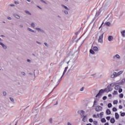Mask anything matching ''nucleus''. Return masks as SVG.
Segmentation results:
<instances>
[{
  "label": "nucleus",
  "mask_w": 125,
  "mask_h": 125,
  "mask_svg": "<svg viewBox=\"0 0 125 125\" xmlns=\"http://www.w3.org/2000/svg\"><path fill=\"white\" fill-rule=\"evenodd\" d=\"M44 44L46 46H47V43L44 42Z\"/></svg>",
  "instance_id": "680f3d73"
},
{
  "label": "nucleus",
  "mask_w": 125,
  "mask_h": 125,
  "mask_svg": "<svg viewBox=\"0 0 125 125\" xmlns=\"http://www.w3.org/2000/svg\"><path fill=\"white\" fill-rule=\"evenodd\" d=\"M95 110L97 111V112H99V111H102V107L98 105L96 107Z\"/></svg>",
  "instance_id": "9b49d317"
},
{
  "label": "nucleus",
  "mask_w": 125,
  "mask_h": 125,
  "mask_svg": "<svg viewBox=\"0 0 125 125\" xmlns=\"http://www.w3.org/2000/svg\"><path fill=\"white\" fill-rule=\"evenodd\" d=\"M107 106L109 108H111V107H112V104H111V103L108 104V105H107Z\"/></svg>",
  "instance_id": "4c0bfd02"
},
{
  "label": "nucleus",
  "mask_w": 125,
  "mask_h": 125,
  "mask_svg": "<svg viewBox=\"0 0 125 125\" xmlns=\"http://www.w3.org/2000/svg\"><path fill=\"white\" fill-rule=\"evenodd\" d=\"M116 84H117V83L114 82V83H111V84H109L108 85H109L110 87H111V86H112V87L115 86H116Z\"/></svg>",
  "instance_id": "f3484780"
},
{
  "label": "nucleus",
  "mask_w": 125,
  "mask_h": 125,
  "mask_svg": "<svg viewBox=\"0 0 125 125\" xmlns=\"http://www.w3.org/2000/svg\"><path fill=\"white\" fill-rule=\"evenodd\" d=\"M119 102L118 101V100H114V101H113V104H114V105H117V104H118V103Z\"/></svg>",
  "instance_id": "7c9ffc66"
},
{
  "label": "nucleus",
  "mask_w": 125,
  "mask_h": 125,
  "mask_svg": "<svg viewBox=\"0 0 125 125\" xmlns=\"http://www.w3.org/2000/svg\"><path fill=\"white\" fill-rule=\"evenodd\" d=\"M105 25H106V26L110 27V26H111V23H110V22H107L105 23Z\"/></svg>",
  "instance_id": "cd10ccee"
},
{
  "label": "nucleus",
  "mask_w": 125,
  "mask_h": 125,
  "mask_svg": "<svg viewBox=\"0 0 125 125\" xmlns=\"http://www.w3.org/2000/svg\"><path fill=\"white\" fill-rule=\"evenodd\" d=\"M115 116L116 120H118L119 118H120V115H119V113L117 112L115 113Z\"/></svg>",
  "instance_id": "dca6fc26"
},
{
  "label": "nucleus",
  "mask_w": 125,
  "mask_h": 125,
  "mask_svg": "<svg viewBox=\"0 0 125 125\" xmlns=\"http://www.w3.org/2000/svg\"><path fill=\"white\" fill-rule=\"evenodd\" d=\"M123 73H124L123 71H120L118 72L117 73V77H119V76H121V75H122V74H123Z\"/></svg>",
  "instance_id": "aec40b11"
},
{
  "label": "nucleus",
  "mask_w": 125,
  "mask_h": 125,
  "mask_svg": "<svg viewBox=\"0 0 125 125\" xmlns=\"http://www.w3.org/2000/svg\"><path fill=\"white\" fill-rule=\"evenodd\" d=\"M112 94H113V95H117V94H118V91H114L113 92V93H112Z\"/></svg>",
  "instance_id": "72a5a7b5"
},
{
  "label": "nucleus",
  "mask_w": 125,
  "mask_h": 125,
  "mask_svg": "<svg viewBox=\"0 0 125 125\" xmlns=\"http://www.w3.org/2000/svg\"><path fill=\"white\" fill-rule=\"evenodd\" d=\"M118 77V75H117V72H114L113 74H112L110 76V77L111 79H114V78H117Z\"/></svg>",
  "instance_id": "9d476101"
},
{
  "label": "nucleus",
  "mask_w": 125,
  "mask_h": 125,
  "mask_svg": "<svg viewBox=\"0 0 125 125\" xmlns=\"http://www.w3.org/2000/svg\"><path fill=\"white\" fill-rule=\"evenodd\" d=\"M10 100L12 101V102H14V99L13 98H10Z\"/></svg>",
  "instance_id": "37998d69"
},
{
  "label": "nucleus",
  "mask_w": 125,
  "mask_h": 125,
  "mask_svg": "<svg viewBox=\"0 0 125 125\" xmlns=\"http://www.w3.org/2000/svg\"><path fill=\"white\" fill-rule=\"evenodd\" d=\"M106 113L107 115H110V114H111V110H110L109 109H107L106 111Z\"/></svg>",
  "instance_id": "a878e982"
},
{
  "label": "nucleus",
  "mask_w": 125,
  "mask_h": 125,
  "mask_svg": "<svg viewBox=\"0 0 125 125\" xmlns=\"http://www.w3.org/2000/svg\"><path fill=\"white\" fill-rule=\"evenodd\" d=\"M112 90H113V89H112L109 85L105 89H104L105 92H110V91H112Z\"/></svg>",
  "instance_id": "39448f33"
},
{
  "label": "nucleus",
  "mask_w": 125,
  "mask_h": 125,
  "mask_svg": "<svg viewBox=\"0 0 125 125\" xmlns=\"http://www.w3.org/2000/svg\"><path fill=\"white\" fill-rule=\"evenodd\" d=\"M103 115H104V112H102L100 113V117H102V116H103Z\"/></svg>",
  "instance_id": "79ce46f5"
},
{
  "label": "nucleus",
  "mask_w": 125,
  "mask_h": 125,
  "mask_svg": "<svg viewBox=\"0 0 125 125\" xmlns=\"http://www.w3.org/2000/svg\"><path fill=\"white\" fill-rule=\"evenodd\" d=\"M113 59H114V60H120L121 59V56L119 54H116L113 56Z\"/></svg>",
  "instance_id": "20e7f679"
},
{
  "label": "nucleus",
  "mask_w": 125,
  "mask_h": 125,
  "mask_svg": "<svg viewBox=\"0 0 125 125\" xmlns=\"http://www.w3.org/2000/svg\"><path fill=\"white\" fill-rule=\"evenodd\" d=\"M104 125H109V123H106L105 124H104Z\"/></svg>",
  "instance_id": "69168bd1"
},
{
  "label": "nucleus",
  "mask_w": 125,
  "mask_h": 125,
  "mask_svg": "<svg viewBox=\"0 0 125 125\" xmlns=\"http://www.w3.org/2000/svg\"><path fill=\"white\" fill-rule=\"evenodd\" d=\"M27 62L30 63L31 62V60H30L29 59H27Z\"/></svg>",
  "instance_id": "052dcab7"
},
{
  "label": "nucleus",
  "mask_w": 125,
  "mask_h": 125,
  "mask_svg": "<svg viewBox=\"0 0 125 125\" xmlns=\"http://www.w3.org/2000/svg\"><path fill=\"white\" fill-rule=\"evenodd\" d=\"M96 75V73H95V74H92L91 76L92 77H95V76Z\"/></svg>",
  "instance_id": "13d9d810"
},
{
  "label": "nucleus",
  "mask_w": 125,
  "mask_h": 125,
  "mask_svg": "<svg viewBox=\"0 0 125 125\" xmlns=\"http://www.w3.org/2000/svg\"><path fill=\"white\" fill-rule=\"evenodd\" d=\"M102 10V8H101L99 10L98 12H97L96 15H97V16H98V15H99V14H100V13L101 12V11Z\"/></svg>",
  "instance_id": "bb28decb"
},
{
  "label": "nucleus",
  "mask_w": 125,
  "mask_h": 125,
  "mask_svg": "<svg viewBox=\"0 0 125 125\" xmlns=\"http://www.w3.org/2000/svg\"><path fill=\"white\" fill-rule=\"evenodd\" d=\"M89 122H90V123H92V122H93V120L92 119L90 118L89 120Z\"/></svg>",
  "instance_id": "a18cd8bd"
},
{
  "label": "nucleus",
  "mask_w": 125,
  "mask_h": 125,
  "mask_svg": "<svg viewBox=\"0 0 125 125\" xmlns=\"http://www.w3.org/2000/svg\"><path fill=\"white\" fill-rule=\"evenodd\" d=\"M67 70H68V67H66L64 69L62 75V76L61 78L59 80V81L58 82V84H59V83H60V82H61V80H62V79L63 77V76H64L65 75V74H66V72H67Z\"/></svg>",
  "instance_id": "7ed1b4c3"
},
{
  "label": "nucleus",
  "mask_w": 125,
  "mask_h": 125,
  "mask_svg": "<svg viewBox=\"0 0 125 125\" xmlns=\"http://www.w3.org/2000/svg\"><path fill=\"white\" fill-rule=\"evenodd\" d=\"M67 125H72V124H71V123L68 122L67 123Z\"/></svg>",
  "instance_id": "603ef678"
},
{
  "label": "nucleus",
  "mask_w": 125,
  "mask_h": 125,
  "mask_svg": "<svg viewBox=\"0 0 125 125\" xmlns=\"http://www.w3.org/2000/svg\"><path fill=\"white\" fill-rule=\"evenodd\" d=\"M16 4H19V2L18 1H15L14 2Z\"/></svg>",
  "instance_id": "6e6d98bb"
},
{
  "label": "nucleus",
  "mask_w": 125,
  "mask_h": 125,
  "mask_svg": "<svg viewBox=\"0 0 125 125\" xmlns=\"http://www.w3.org/2000/svg\"><path fill=\"white\" fill-rule=\"evenodd\" d=\"M114 88L116 90H119V89L121 88V86H120V85L118 84V83H117Z\"/></svg>",
  "instance_id": "2eb2a0df"
},
{
  "label": "nucleus",
  "mask_w": 125,
  "mask_h": 125,
  "mask_svg": "<svg viewBox=\"0 0 125 125\" xmlns=\"http://www.w3.org/2000/svg\"><path fill=\"white\" fill-rule=\"evenodd\" d=\"M21 75H22L23 76H25V72H21Z\"/></svg>",
  "instance_id": "5fc2aeb1"
},
{
  "label": "nucleus",
  "mask_w": 125,
  "mask_h": 125,
  "mask_svg": "<svg viewBox=\"0 0 125 125\" xmlns=\"http://www.w3.org/2000/svg\"><path fill=\"white\" fill-rule=\"evenodd\" d=\"M119 90V93H121V92H123V89H122V88H120L119 89H118Z\"/></svg>",
  "instance_id": "58836bf2"
},
{
  "label": "nucleus",
  "mask_w": 125,
  "mask_h": 125,
  "mask_svg": "<svg viewBox=\"0 0 125 125\" xmlns=\"http://www.w3.org/2000/svg\"><path fill=\"white\" fill-rule=\"evenodd\" d=\"M49 122L50 124H52V118H50L49 119Z\"/></svg>",
  "instance_id": "a19ab883"
},
{
  "label": "nucleus",
  "mask_w": 125,
  "mask_h": 125,
  "mask_svg": "<svg viewBox=\"0 0 125 125\" xmlns=\"http://www.w3.org/2000/svg\"><path fill=\"white\" fill-rule=\"evenodd\" d=\"M23 24H20L19 25V27L21 28V29H22L23 28Z\"/></svg>",
  "instance_id": "c03bdc74"
},
{
  "label": "nucleus",
  "mask_w": 125,
  "mask_h": 125,
  "mask_svg": "<svg viewBox=\"0 0 125 125\" xmlns=\"http://www.w3.org/2000/svg\"><path fill=\"white\" fill-rule=\"evenodd\" d=\"M25 13H26V14H27L28 15H32V14L29 12V11L27 10H25Z\"/></svg>",
  "instance_id": "c85d7f7f"
},
{
  "label": "nucleus",
  "mask_w": 125,
  "mask_h": 125,
  "mask_svg": "<svg viewBox=\"0 0 125 125\" xmlns=\"http://www.w3.org/2000/svg\"><path fill=\"white\" fill-rule=\"evenodd\" d=\"M121 34L123 38H125V30L121 31Z\"/></svg>",
  "instance_id": "a211bd4d"
},
{
  "label": "nucleus",
  "mask_w": 125,
  "mask_h": 125,
  "mask_svg": "<svg viewBox=\"0 0 125 125\" xmlns=\"http://www.w3.org/2000/svg\"><path fill=\"white\" fill-rule=\"evenodd\" d=\"M27 30L28 31H29V32H31V33H35V31L34 30L32 29V28H30L29 27L27 28Z\"/></svg>",
  "instance_id": "4be33fe9"
},
{
  "label": "nucleus",
  "mask_w": 125,
  "mask_h": 125,
  "mask_svg": "<svg viewBox=\"0 0 125 125\" xmlns=\"http://www.w3.org/2000/svg\"><path fill=\"white\" fill-rule=\"evenodd\" d=\"M104 92H105V90L104 89H101V90H100L99 92V93L96 96V97H97V96H99L100 95H102V94Z\"/></svg>",
  "instance_id": "1a4fd4ad"
},
{
  "label": "nucleus",
  "mask_w": 125,
  "mask_h": 125,
  "mask_svg": "<svg viewBox=\"0 0 125 125\" xmlns=\"http://www.w3.org/2000/svg\"><path fill=\"white\" fill-rule=\"evenodd\" d=\"M90 53H91V54H94L95 53L94 52V51H93V50L90 49Z\"/></svg>",
  "instance_id": "2f4dec72"
},
{
  "label": "nucleus",
  "mask_w": 125,
  "mask_h": 125,
  "mask_svg": "<svg viewBox=\"0 0 125 125\" xmlns=\"http://www.w3.org/2000/svg\"><path fill=\"white\" fill-rule=\"evenodd\" d=\"M7 19H8V20H11V18H10V17H8V18H7Z\"/></svg>",
  "instance_id": "bf43d9fd"
},
{
  "label": "nucleus",
  "mask_w": 125,
  "mask_h": 125,
  "mask_svg": "<svg viewBox=\"0 0 125 125\" xmlns=\"http://www.w3.org/2000/svg\"><path fill=\"white\" fill-rule=\"evenodd\" d=\"M35 30L38 32V33H43V30L40 27H36Z\"/></svg>",
  "instance_id": "0eeeda50"
},
{
  "label": "nucleus",
  "mask_w": 125,
  "mask_h": 125,
  "mask_svg": "<svg viewBox=\"0 0 125 125\" xmlns=\"http://www.w3.org/2000/svg\"><path fill=\"white\" fill-rule=\"evenodd\" d=\"M13 16L16 18V19H20V16L17 14H13Z\"/></svg>",
  "instance_id": "f8f14e48"
},
{
  "label": "nucleus",
  "mask_w": 125,
  "mask_h": 125,
  "mask_svg": "<svg viewBox=\"0 0 125 125\" xmlns=\"http://www.w3.org/2000/svg\"><path fill=\"white\" fill-rule=\"evenodd\" d=\"M93 118H96V115L94 114L93 115Z\"/></svg>",
  "instance_id": "0e129e2a"
},
{
  "label": "nucleus",
  "mask_w": 125,
  "mask_h": 125,
  "mask_svg": "<svg viewBox=\"0 0 125 125\" xmlns=\"http://www.w3.org/2000/svg\"><path fill=\"white\" fill-rule=\"evenodd\" d=\"M40 1H41V2H43V3H46V2H45L44 0H40Z\"/></svg>",
  "instance_id": "de8ad7c7"
},
{
  "label": "nucleus",
  "mask_w": 125,
  "mask_h": 125,
  "mask_svg": "<svg viewBox=\"0 0 125 125\" xmlns=\"http://www.w3.org/2000/svg\"><path fill=\"white\" fill-rule=\"evenodd\" d=\"M0 45L2 46L4 49H6L7 48V46H6V45L3 44L1 42H0Z\"/></svg>",
  "instance_id": "ddd939ff"
},
{
  "label": "nucleus",
  "mask_w": 125,
  "mask_h": 125,
  "mask_svg": "<svg viewBox=\"0 0 125 125\" xmlns=\"http://www.w3.org/2000/svg\"><path fill=\"white\" fill-rule=\"evenodd\" d=\"M37 7H38V8H40V9H42V8H41V7H40L39 6H37Z\"/></svg>",
  "instance_id": "774afa93"
},
{
  "label": "nucleus",
  "mask_w": 125,
  "mask_h": 125,
  "mask_svg": "<svg viewBox=\"0 0 125 125\" xmlns=\"http://www.w3.org/2000/svg\"><path fill=\"white\" fill-rule=\"evenodd\" d=\"M104 33L102 34L99 37L98 42H100L101 43H102V42H103V36H104Z\"/></svg>",
  "instance_id": "423d86ee"
},
{
  "label": "nucleus",
  "mask_w": 125,
  "mask_h": 125,
  "mask_svg": "<svg viewBox=\"0 0 125 125\" xmlns=\"http://www.w3.org/2000/svg\"><path fill=\"white\" fill-rule=\"evenodd\" d=\"M113 40H114V37L112 36H109L108 37V42H113Z\"/></svg>",
  "instance_id": "4468645a"
},
{
  "label": "nucleus",
  "mask_w": 125,
  "mask_h": 125,
  "mask_svg": "<svg viewBox=\"0 0 125 125\" xmlns=\"http://www.w3.org/2000/svg\"><path fill=\"white\" fill-rule=\"evenodd\" d=\"M61 6L63 9H64V10H70V8L69 7L63 4H61Z\"/></svg>",
  "instance_id": "6e6552de"
},
{
  "label": "nucleus",
  "mask_w": 125,
  "mask_h": 125,
  "mask_svg": "<svg viewBox=\"0 0 125 125\" xmlns=\"http://www.w3.org/2000/svg\"><path fill=\"white\" fill-rule=\"evenodd\" d=\"M106 120H107V121H110V119H111V117L110 116H107L106 118Z\"/></svg>",
  "instance_id": "ea45409f"
},
{
  "label": "nucleus",
  "mask_w": 125,
  "mask_h": 125,
  "mask_svg": "<svg viewBox=\"0 0 125 125\" xmlns=\"http://www.w3.org/2000/svg\"><path fill=\"white\" fill-rule=\"evenodd\" d=\"M102 123H106V119L105 118H103L101 120Z\"/></svg>",
  "instance_id": "473e14b6"
},
{
  "label": "nucleus",
  "mask_w": 125,
  "mask_h": 125,
  "mask_svg": "<svg viewBox=\"0 0 125 125\" xmlns=\"http://www.w3.org/2000/svg\"><path fill=\"white\" fill-rule=\"evenodd\" d=\"M97 104H98V101H97V100H95V101L94 102L93 106H95V105H97Z\"/></svg>",
  "instance_id": "b1692460"
},
{
  "label": "nucleus",
  "mask_w": 125,
  "mask_h": 125,
  "mask_svg": "<svg viewBox=\"0 0 125 125\" xmlns=\"http://www.w3.org/2000/svg\"><path fill=\"white\" fill-rule=\"evenodd\" d=\"M10 6H11L12 7H13L15 6V5L13 4H10Z\"/></svg>",
  "instance_id": "09e8293b"
},
{
  "label": "nucleus",
  "mask_w": 125,
  "mask_h": 125,
  "mask_svg": "<svg viewBox=\"0 0 125 125\" xmlns=\"http://www.w3.org/2000/svg\"><path fill=\"white\" fill-rule=\"evenodd\" d=\"M112 111H113V112H117V111H118V109H117V108L116 107H113L112 108Z\"/></svg>",
  "instance_id": "f704fd0d"
},
{
  "label": "nucleus",
  "mask_w": 125,
  "mask_h": 125,
  "mask_svg": "<svg viewBox=\"0 0 125 125\" xmlns=\"http://www.w3.org/2000/svg\"><path fill=\"white\" fill-rule=\"evenodd\" d=\"M119 109H123V106L122 105H119Z\"/></svg>",
  "instance_id": "864d4df0"
},
{
  "label": "nucleus",
  "mask_w": 125,
  "mask_h": 125,
  "mask_svg": "<svg viewBox=\"0 0 125 125\" xmlns=\"http://www.w3.org/2000/svg\"><path fill=\"white\" fill-rule=\"evenodd\" d=\"M93 124L94 125H98V123L97 122V121H93Z\"/></svg>",
  "instance_id": "e433bc0d"
},
{
  "label": "nucleus",
  "mask_w": 125,
  "mask_h": 125,
  "mask_svg": "<svg viewBox=\"0 0 125 125\" xmlns=\"http://www.w3.org/2000/svg\"><path fill=\"white\" fill-rule=\"evenodd\" d=\"M115 118H112L110 119V123H111V124H114V123H115Z\"/></svg>",
  "instance_id": "412c9836"
},
{
  "label": "nucleus",
  "mask_w": 125,
  "mask_h": 125,
  "mask_svg": "<svg viewBox=\"0 0 125 125\" xmlns=\"http://www.w3.org/2000/svg\"><path fill=\"white\" fill-rule=\"evenodd\" d=\"M80 114L81 116V118L82 119L83 122L85 123V122L87 121V116L86 115H84V111L83 110L80 111Z\"/></svg>",
  "instance_id": "f03ea898"
},
{
  "label": "nucleus",
  "mask_w": 125,
  "mask_h": 125,
  "mask_svg": "<svg viewBox=\"0 0 125 125\" xmlns=\"http://www.w3.org/2000/svg\"><path fill=\"white\" fill-rule=\"evenodd\" d=\"M62 11L64 13V14H65V15H68V14H69V12H68L69 11V10H64Z\"/></svg>",
  "instance_id": "5701e85b"
},
{
  "label": "nucleus",
  "mask_w": 125,
  "mask_h": 125,
  "mask_svg": "<svg viewBox=\"0 0 125 125\" xmlns=\"http://www.w3.org/2000/svg\"><path fill=\"white\" fill-rule=\"evenodd\" d=\"M28 2H31V0H26Z\"/></svg>",
  "instance_id": "338daca9"
},
{
  "label": "nucleus",
  "mask_w": 125,
  "mask_h": 125,
  "mask_svg": "<svg viewBox=\"0 0 125 125\" xmlns=\"http://www.w3.org/2000/svg\"><path fill=\"white\" fill-rule=\"evenodd\" d=\"M121 116V117H125V113L122 112V111L120 112Z\"/></svg>",
  "instance_id": "c756f323"
},
{
  "label": "nucleus",
  "mask_w": 125,
  "mask_h": 125,
  "mask_svg": "<svg viewBox=\"0 0 125 125\" xmlns=\"http://www.w3.org/2000/svg\"><path fill=\"white\" fill-rule=\"evenodd\" d=\"M108 97H112V94H109Z\"/></svg>",
  "instance_id": "e2e57ef3"
},
{
  "label": "nucleus",
  "mask_w": 125,
  "mask_h": 125,
  "mask_svg": "<svg viewBox=\"0 0 125 125\" xmlns=\"http://www.w3.org/2000/svg\"><path fill=\"white\" fill-rule=\"evenodd\" d=\"M120 98H124V94H120L119 95Z\"/></svg>",
  "instance_id": "c9c22d12"
},
{
  "label": "nucleus",
  "mask_w": 125,
  "mask_h": 125,
  "mask_svg": "<svg viewBox=\"0 0 125 125\" xmlns=\"http://www.w3.org/2000/svg\"><path fill=\"white\" fill-rule=\"evenodd\" d=\"M3 95H4V96H5V95H6V92H3Z\"/></svg>",
  "instance_id": "3c124183"
},
{
  "label": "nucleus",
  "mask_w": 125,
  "mask_h": 125,
  "mask_svg": "<svg viewBox=\"0 0 125 125\" xmlns=\"http://www.w3.org/2000/svg\"><path fill=\"white\" fill-rule=\"evenodd\" d=\"M83 89H84L83 87H82V88L80 89V91H83Z\"/></svg>",
  "instance_id": "8fccbe9b"
},
{
  "label": "nucleus",
  "mask_w": 125,
  "mask_h": 125,
  "mask_svg": "<svg viewBox=\"0 0 125 125\" xmlns=\"http://www.w3.org/2000/svg\"><path fill=\"white\" fill-rule=\"evenodd\" d=\"M71 56H68L65 58L64 59V62H66L68 65V66H70L71 65V69H72V67H74V65H75V60L71 59Z\"/></svg>",
  "instance_id": "f257e3e1"
},
{
  "label": "nucleus",
  "mask_w": 125,
  "mask_h": 125,
  "mask_svg": "<svg viewBox=\"0 0 125 125\" xmlns=\"http://www.w3.org/2000/svg\"><path fill=\"white\" fill-rule=\"evenodd\" d=\"M30 26L32 27V28H33L35 29V27H36V24L34 22H32L30 24Z\"/></svg>",
  "instance_id": "6ab92c4d"
},
{
  "label": "nucleus",
  "mask_w": 125,
  "mask_h": 125,
  "mask_svg": "<svg viewBox=\"0 0 125 125\" xmlns=\"http://www.w3.org/2000/svg\"><path fill=\"white\" fill-rule=\"evenodd\" d=\"M103 100H106L107 99V97L106 96H104L103 98Z\"/></svg>",
  "instance_id": "49530a36"
},
{
  "label": "nucleus",
  "mask_w": 125,
  "mask_h": 125,
  "mask_svg": "<svg viewBox=\"0 0 125 125\" xmlns=\"http://www.w3.org/2000/svg\"><path fill=\"white\" fill-rule=\"evenodd\" d=\"M36 42L37 43H38V44H42V43L39 42L37 41Z\"/></svg>",
  "instance_id": "4d7b16f0"
},
{
  "label": "nucleus",
  "mask_w": 125,
  "mask_h": 125,
  "mask_svg": "<svg viewBox=\"0 0 125 125\" xmlns=\"http://www.w3.org/2000/svg\"><path fill=\"white\" fill-rule=\"evenodd\" d=\"M93 50L94 51H98V47H96V46H94L93 47Z\"/></svg>",
  "instance_id": "393cba45"
}]
</instances>
